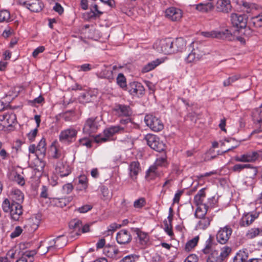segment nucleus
<instances>
[{"label":"nucleus","instance_id":"15","mask_svg":"<svg viewBox=\"0 0 262 262\" xmlns=\"http://www.w3.org/2000/svg\"><path fill=\"white\" fill-rule=\"evenodd\" d=\"M247 16L245 14L232 13L230 19L233 26L237 28H246L247 24Z\"/></svg>","mask_w":262,"mask_h":262},{"label":"nucleus","instance_id":"26","mask_svg":"<svg viewBox=\"0 0 262 262\" xmlns=\"http://www.w3.org/2000/svg\"><path fill=\"white\" fill-rule=\"evenodd\" d=\"M10 203H19V204L24 201V195L23 193L18 189H13L10 195Z\"/></svg>","mask_w":262,"mask_h":262},{"label":"nucleus","instance_id":"33","mask_svg":"<svg viewBox=\"0 0 262 262\" xmlns=\"http://www.w3.org/2000/svg\"><path fill=\"white\" fill-rule=\"evenodd\" d=\"M206 188L201 189L194 196V203L196 206H199L200 205H204L205 203H203V201L206 197Z\"/></svg>","mask_w":262,"mask_h":262},{"label":"nucleus","instance_id":"50","mask_svg":"<svg viewBox=\"0 0 262 262\" xmlns=\"http://www.w3.org/2000/svg\"><path fill=\"white\" fill-rule=\"evenodd\" d=\"M51 150L52 151V157L55 159H59L63 157L62 150L56 146H54L51 147Z\"/></svg>","mask_w":262,"mask_h":262},{"label":"nucleus","instance_id":"4","mask_svg":"<svg viewBox=\"0 0 262 262\" xmlns=\"http://www.w3.org/2000/svg\"><path fill=\"white\" fill-rule=\"evenodd\" d=\"M2 206L3 211L9 213L11 219L14 221H18L23 214V206L19 203H10L9 199H5L2 203Z\"/></svg>","mask_w":262,"mask_h":262},{"label":"nucleus","instance_id":"62","mask_svg":"<svg viewBox=\"0 0 262 262\" xmlns=\"http://www.w3.org/2000/svg\"><path fill=\"white\" fill-rule=\"evenodd\" d=\"M92 209V206L88 204L84 205L76 209L77 211L81 213H84L91 210Z\"/></svg>","mask_w":262,"mask_h":262},{"label":"nucleus","instance_id":"12","mask_svg":"<svg viewBox=\"0 0 262 262\" xmlns=\"http://www.w3.org/2000/svg\"><path fill=\"white\" fill-rule=\"evenodd\" d=\"M112 110L116 116L120 117H129L133 114V111L130 106L124 104L115 103Z\"/></svg>","mask_w":262,"mask_h":262},{"label":"nucleus","instance_id":"11","mask_svg":"<svg viewBox=\"0 0 262 262\" xmlns=\"http://www.w3.org/2000/svg\"><path fill=\"white\" fill-rule=\"evenodd\" d=\"M144 121L147 126L154 132H159L163 128V124L161 121L152 115H146Z\"/></svg>","mask_w":262,"mask_h":262},{"label":"nucleus","instance_id":"59","mask_svg":"<svg viewBox=\"0 0 262 262\" xmlns=\"http://www.w3.org/2000/svg\"><path fill=\"white\" fill-rule=\"evenodd\" d=\"M37 252V251L35 249L27 251L24 253H23V255L24 256H26V258H27V257L31 258V259L30 260V261L32 262L34 260L33 257L34 256V255H35L36 254Z\"/></svg>","mask_w":262,"mask_h":262},{"label":"nucleus","instance_id":"45","mask_svg":"<svg viewBox=\"0 0 262 262\" xmlns=\"http://www.w3.org/2000/svg\"><path fill=\"white\" fill-rule=\"evenodd\" d=\"M241 78V75L239 74L234 75L226 79L223 82V85L224 86H228L230 85L232 83L235 82Z\"/></svg>","mask_w":262,"mask_h":262},{"label":"nucleus","instance_id":"49","mask_svg":"<svg viewBox=\"0 0 262 262\" xmlns=\"http://www.w3.org/2000/svg\"><path fill=\"white\" fill-rule=\"evenodd\" d=\"M30 222L33 228L37 229L40 222V216L39 215H36L34 216H32L30 219Z\"/></svg>","mask_w":262,"mask_h":262},{"label":"nucleus","instance_id":"58","mask_svg":"<svg viewBox=\"0 0 262 262\" xmlns=\"http://www.w3.org/2000/svg\"><path fill=\"white\" fill-rule=\"evenodd\" d=\"M53 202L55 205L61 208H63L67 205V201L65 198H55L54 199Z\"/></svg>","mask_w":262,"mask_h":262},{"label":"nucleus","instance_id":"2","mask_svg":"<svg viewBox=\"0 0 262 262\" xmlns=\"http://www.w3.org/2000/svg\"><path fill=\"white\" fill-rule=\"evenodd\" d=\"M201 34L205 37L215 38L230 41H238L241 44L245 43V39L243 37L233 36L228 29L223 31L213 30L209 32H202Z\"/></svg>","mask_w":262,"mask_h":262},{"label":"nucleus","instance_id":"20","mask_svg":"<svg viewBox=\"0 0 262 262\" xmlns=\"http://www.w3.org/2000/svg\"><path fill=\"white\" fill-rule=\"evenodd\" d=\"M66 244V238L63 235L59 236L57 238L53 239L49 242V246L47 247L48 250L43 254H46L49 250L52 248L60 249L65 246Z\"/></svg>","mask_w":262,"mask_h":262},{"label":"nucleus","instance_id":"40","mask_svg":"<svg viewBox=\"0 0 262 262\" xmlns=\"http://www.w3.org/2000/svg\"><path fill=\"white\" fill-rule=\"evenodd\" d=\"M117 84L122 89H124L127 87L126 79L122 73H119L116 78Z\"/></svg>","mask_w":262,"mask_h":262},{"label":"nucleus","instance_id":"9","mask_svg":"<svg viewBox=\"0 0 262 262\" xmlns=\"http://www.w3.org/2000/svg\"><path fill=\"white\" fill-rule=\"evenodd\" d=\"M30 153L34 154L38 159L45 157L46 153V139L42 138L36 146L35 144H31L29 147Z\"/></svg>","mask_w":262,"mask_h":262},{"label":"nucleus","instance_id":"17","mask_svg":"<svg viewBox=\"0 0 262 262\" xmlns=\"http://www.w3.org/2000/svg\"><path fill=\"white\" fill-rule=\"evenodd\" d=\"M257 151L246 152L241 155L234 157L235 161L242 163H254L257 160Z\"/></svg>","mask_w":262,"mask_h":262},{"label":"nucleus","instance_id":"41","mask_svg":"<svg viewBox=\"0 0 262 262\" xmlns=\"http://www.w3.org/2000/svg\"><path fill=\"white\" fill-rule=\"evenodd\" d=\"M10 13L6 10L0 11V23H8L10 21Z\"/></svg>","mask_w":262,"mask_h":262},{"label":"nucleus","instance_id":"6","mask_svg":"<svg viewBox=\"0 0 262 262\" xmlns=\"http://www.w3.org/2000/svg\"><path fill=\"white\" fill-rule=\"evenodd\" d=\"M154 48L159 52L165 54L173 53L172 40L170 38L157 40L154 45Z\"/></svg>","mask_w":262,"mask_h":262},{"label":"nucleus","instance_id":"43","mask_svg":"<svg viewBox=\"0 0 262 262\" xmlns=\"http://www.w3.org/2000/svg\"><path fill=\"white\" fill-rule=\"evenodd\" d=\"M246 167H250L249 164H236L233 165L231 170L234 172L239 173Z\"/></svg>","mask_w":262,"mask_h":262},{"label":"nucleus","instance_id":"25","mask_svg":"<svg viewBox=\"0 0 262 262\" xmlns=\"http://www.w3.org/2000/svg\"><path fill=\"white\" fill-rule=\"evenodd\" d=\"M215 6L218 12L224 13H228L232 8L230 0H218Z\"/></svg>","mask_w":262,"mask_h":262},{"label":"nucleus","instance_id":"19","mask_svg":"<svg viewBox=\"0 0 262 262\" xmlns=\"http://www.w3.org/2000/svg\"><path fill=\"white\" fill-rule=\"evenodd\" d=\"M116 238L119 244L125 245L130 242L132 237L128 230L122 229L117 233Z\"/></svg>","mask_w":262,"mask_h":262},{"label":"nucleus","instance_id":"13","mask_svg":"<svg viewBox=\"0 0 262 262\" xmlns=\"http://www.w3.org/2000/svg\"><path fill=\"white\" fill-rule=\"evenodd\" d=\"M232 233V229L229 226L220 228L216 235L217 241L221 244H225L229 241Z\"/></svg>","mask_w":262,"mask_h":262},{"label":"nucleus","instance_id":"28","mask_svg":"<svg viewBox=\"0 0 262 262\" xmlns=\"http://www.w3.org/2000/svg\"><path fill=\"white\" fill-rule=\"evenodd\" d=\"M186 42L184 38L182 37L177 38L172 40V48L173 53L182 52L186 47Z\"/></svg>","mask_w":262,"mask_h":262},{"label":"nucleus","instance_id":"61","mask_svg":"<svg viewBox=\"0 0 262 262\" xmlns=\"http://www.w3.org/2000/svg\"><path fill=\"white\" fill-rule=\"evenodd\" d=\"M73 189V186L71 183H67L62 186L63 193L70 194Z\"/></svg>","mask_w":262,"mask_h":262},{"label":"nucleus","instance_id":"8","mask_svg":"<svg viewBox=\"0 0 262 262\" xmlns=\"http://www.w3.org/2000/svg\"><path fill=\"white\" fill-rule=\"evenodd\" d=\"M77 131L73 127H70L62 130L59 136L60 142L66 144H70L75 141Z\"/></svg>","mask_w":262,"mask_h":262},{"label":"nucleus","instance_id":"29","mask_svg":"<svg viewBox=\"0 0 262 262\" xmlns=\"http://www.w3.org/2000/svg\"><path fill=\"white\" fill-rule=\"evenodd\" d=\"M78 186L76 187V190L78 191H86L89 185L88 179L85 175H80L78 178Z\"/></svg>","mask_w":262,"mask_h":262},{"label":"nucleus","instance_id":"18","mask_svg":"<svg viewBox=\"0 0 262 262\" xmlns=\"http://www.w3.org/2000/svg\"><path fill=\"white\" fill-rule=\"evenodd\" d=\"M98 128L97 122L96 121V118H88L83 127L84 133L90 135L91 134L95 133Z\"/></svg>","mask_w":262,"mask_h":262},{"label":"nucleus","instance_id":"44","mask_svg":"<svg viewBox=\"0 0 262 262\" xmlns=\"http://www.w3.org/2000/svg\"><path fill=\"white\" fill-rule=\"evenodd\" d=\"M199 237L196 236L189 241L185 245V249L186 251H189L194 248L198 244Z\"/></svg>","mask_w":262,"mask_h":262},{"label":"nucleus","instance_id":"1","mask_svg":"<svg viewBox=\"0 0 262 262\" xmlns=\"http://www.w3.org/2000/svg\"><path fill=\"white\" fill-rule=\"evenodd\" d=\"M212 238L210 236L206 241L205 246L202 249V257L206 259V262H224L231 252V248L228 246L224 247L220 253L216 250L212 249Z\"/></svg>","mask_w":262,"mask_h":262},{"label":"nucleus","instance_id":"60","mask_svg":"<svg viewBox=\"0 0 262 262\" xmlns=\"http://www.w3.org/2000/svg\"><path fill=\"white\" fill-rule=\"evenodd\" d=\"M23 232V229L20 226H17L11 233L10 236L11 238H14L19 236Z\"/></svg>","mask_w":262,"mask_h":262},{"label":"nucleus","instance_id":"30","mask_svg":"<svg viewBox=\"0 0 262 262\" xmlns=\"http://www.w3.org/2000/svg\"><path fill=\"white\" fill-rule=\"evenodd\" d=\"M163 62V59L159 58L149 62L142 68L141 72L143 73H145L152 71Z\"/></svg>","mask_w":262,"mask_h":262},{"label":"nucleus","instance_id":"31","mask_svg":"<svg viewBox=\"0 0 262 262\" xmlns=\"http://www.w3.org/2000/svg\"><path fill=\"white\" fill-rule=\"evenodd\" d=\"M200 219V220L196 224V228L198 230H205L210 225V223L212 221V218L210 217H198Z\"/></svg>","mask_w":262,"mask_h":262},{"label":"nucleus","instance_id":"23","mask_svg":"<svg viewBox=\"0 0 262 262\" xmlns=\"http://www.w3.org/2000/svg\"><path fill=\"white\" fill-rule=\"evenodd\" d=\"M192 7L200 13H206L212 11L214 5L212 2L200 3L193 5Z\"/></svg>","mask_w":262,"mask_h":262},{"label":"nucleus","instance_id":"22","mask_svg":"<svg viewBox=\"0 0 262 262\" xmlns=\"http://www.w3.org/2000/svg\"><path fill=\"white\" fill-rule=\"evenodd\" d=\"M0 120L3 121L5 125L11 126L16 122V116L13 112L10 111L1 116Z\"/></svg>","mask_w":262,"mask_h":262},{"label":"nucleus","instance_id":"52","mask_svg":"<svg viewBox=\"0 0 262 262\" xmlns=\"http://www.w3.org/2000/svg\"><path fill=\"white\" fill-rule=\"evenodd\" d=\"M136 254H130L124 257L119 262H136L139 258Z\"/></svg>","mask_w":262,"mask_h":262},{"label":"nucleus","instance_id":"35","mask_svg":"<svg viewBox=\"0 0 262 262\" xmlns=\"http://www.w3.org/2000/svg\"><path fill=\"white\" fill-rule=\"evenodd\" d=\"M56 170L61 177H67L71 173L69 167L62 163H59L57 165Z\"/></svg>","mask_w":262,"mask_h":262},{"label":"nucleus","instance_id":"16","mask_svg":"<svg viewBox=\"0 0 262 262\" xmlns=\"http://www.w3.org/2000/svg\"><path fill=\"white\" fill-rule=\"evenodd\" d=\"M128 91L129 93L134 97H141L144 93V87L140 83L134 81L129 83Z\"/></svg>","mask_w":262,"mask_h":262},{"label":"nucleus","instance_id":"48","mask_svg":"<svg viewBox=\"0 0 262 262\" xmlns=\"http://www.w3.org/2000/svg\"><path fill=\"white\" fill-rule=\"evenodd\" d=\"M261 232L262 230L259 228H252L248 231L246 236L248 238L252 239L258 236Z\"/></svg>","mask_w":262,"mask_h":262},{"label":"nucleus","instance_id":"54","mask_svg":"<svg viewBox=\"0 0 262 262\" xmlns=\"http://www.w3.org/2000/svg\"><path fill=\"white\" fill-rule=\"evenodd\" d=\"M78 72H88L94 68V66L90 63H84L76 67Z\"/></svg>","mask_w":262,"mask_h":262},{"label":"nucleus","instance_id":"10","mask_svg":"<svg viewBox=\"0 0 262 262\" xmlns=\"http://www.w3.org/2000/svg\"><path fill=\"white\" fill-rule=\"evenodd\" d=\"M19 4L33 12H39L43 8V4L40 0H19Z\"/></svg>","mask_w":262,"mask_h":262},{"label":"nucleus","instance_id":"39","mask_svg":"<svg viewBox=\"0 0 262 262\" xmlns=\"http://www.w3.org/2000/svg\"><path fill=\"white\" fill-rule=\"evenodd\" d=\"M253 121L254 124L257 125V128L254 129L251 134H257L262 132V117L258 114V117L256 118L255 115L253 116Z\"/></svg>","mask_w":262,"mask_h":262},{"label":"nucleus","instance_id":"63","mask_svg":"<svg viewBox=\"0 0 262 262\" xmlns=\"http://www.w3.org/2000/svg\"><path fill=\"white\" fill-rule=\"evenodd\" d=\"M120 253V251L115 247H112L108 251V255L112 257H116Z\"/></svg>","mask_w":262,"mask_h":262},{"label":"nucleus","instance_id":"56","mask_svg":"<svg viewBox=\"0 0 262 262\" xmlns=\"http://www.w3.org/2000/svg\"><path fill=\"white\" fill-rule=\"evenodd\" d=\"M81 226V222L79 220H74L70 222L69 227L76 231L79 230Z\"/></svg>","mask_w":262,"mask_h":262},{"label":"nucleus","instance_id":"24","mask_svg":"<svg viewBox=\"0 0 262 262\" xmlns=\"http://www.w3.org/2000/svg\"><path fill=\"white\" fill-rule=\"evenodd\" d=\"M258 214L248 213L244 214L239 221V225L241 227H247L251 224L253 221L258 217Z\"/></svg>","mask_w":262,"mask_h":262},{"label":"nucleus","instance_id":"5","mask_svg":"<svg viewBox=\"0 0 262 262\" xmlns=\"http://www.w3.org/2000/svg\"><path fill=\"white\" fill-rule=\"evenodd\" d=\"M168 165L167 160V156L165 154L159 157L155 161L154 164L150 166L147 170L145 178L148 181H150L155 179L158 175V167H166Z\"/></svg>","mask_w":262,"mask_h":262},{"label":"nucleus","instance_id":"38","mask_svg":"<svg viewBox=\"0 0 262 262\" xmlns=\"http://www.w3.org/2000/svg\"><path fill=\"white\" fill-rule=\"evenodd\" d=\"M250 167H246L248 169L246 171V177L253 180L256 178L258 173V167L254 166L253 165L249 164Z\"/></svg>","mask_w":262,"mask_h":262},{"label":"nucleus","instance_id":"14","mask_svg":"<svg viewBox=\"0 0 262 262\" xmlns=\"http://www.w3.org/2000/svg\"><path fill=\"white\" fill-rule=\"evenodd\" d=\"M182 10L178 8L170 7L165 11V16L172 21H179L183 16Z\"/></svg>","mask_w":262,"mask_h":262},{"label":"nucleus","instance_id":"3","mask_svg":"<svg viewBox=\"0 0 262 262\" xmlns=\"http://www.w3.org/2000/svg\"><path fill=\"white\" fill-rule=\"evenodd\" d=\"M127 132L125 127L121 125H112L106 128L103 132V135H97L95 138V141L97 143H102L110 141L113 139V137L117 134H121Z\"/></svg>","mask_w":262,"mask_h":262},{"label":"nucleus","instance_id":"42","mask_svg":"<svg viewBox=\"0 0 262 262\" xmlns=\"http://www.w3.org/2000/svg\"><path fill=\"white\" fill-rule=\"evenodd\" d=\"M92 96L89 92L82 93L79 96V100L81 103H88L92 101Z\"/></svg>","mask_w":262,"mask_h":262},{"label":"nucleus","instance_id":"32","mask_svg":"<svg viewBox=\"0 0 262 262\" xmlns=\"http://www.w3.org/2000/svg\"><path fill=\"white\" fill-rule=\"evenodd\" d=\"M199 51L198 49H193L186 57V62L187 63H192L198 60L202 56V55L199 54Z\"/></svg>","mask_w":262,"mask_h":262},{"label":"nucleus","instance_id":"7","mask_svg":"<svg viewBox=\"0 0 262 262\" xmlns=\"http://www.w3.org/2000/svg\"><path fill=\"white\" fill-rule=\"evenodd\" d=\"M147 145L154 150L161 152L165 149V145L160 141L159 138L156 135L148 134L145 137Z\"/></svg>","mask_w":262,"mask_h":262},{"label":"nucleus","instance_id":"46","mask_svg":"<svg viewBox=\"0 0 262 262\" xmlns=\"http://www.w3.org/2000/svg\"><path fill=\"white\" fill-rule=\"evenodd\" d=\"M146 202L144 198L141 197L134 202V207L136 209H141L146 205Z\"/></svg>","mask_w":262,"mask_h":262},{"label":"nucleus","instance_id":"57","mask_svg":"<svg viewBox=\"0 0 262 262\" xmlns=\"http://www.w3.org/2000/svg\"><path fill=\"white\" fill-rule=\"evenodd\" d=\"M164 231L170 236L173 235L171 224L168 223L167 221H164Z\"/></svg>","mask_w":262,"mask_h":262},{"label":"nucleus","instance_id":"36","mask_svg":"<svg viewBox=\"0 0 262 262\" xmlns=\"http://www.w3.org/2000/svg\"><path fill=\"white\" fill-rule=\"evenodd\" d=\"M208 205L204 204V205H200L197 206L195 212V216L196 218L205 217L208 211Z\"/></svg>","mask_w":262,"mask_h":262},{"label":"nucleus","instance_id":"47","mask_svg":"<svg viewBox=\"0 0 262 262\" xmlns=\"http://www.w3.org/2000/svg\"><path fill=\"white\" fill-rule=\"evenodd\" d=\"M248 256L245 252H241L236 253L233 259V262H245Z\"/></svg>","mask_w":262,"mask_h":262},{"label":"nucleus","instance_id":"34","mask_svg":"<svg viewBox=\"0 0 262 262\" xmlns=\"http://www.w3.org/2000/svg\"><path fill=\"white\" fill-rule=\"evenodd\" d=\"M96 75L100 78L107 79L111 81L114 79L113 71L107 70L106 68L102 69L101 71H98L96 73Z\"/></svg>","mask_w":262,"mask_h":262},{"label":"nucleus","instance_id":"27","mask_svg":"<svg viewBox=\"0 0 262 262\" xmlns=\"http://www.w3.org/2000/svg\"><path fill=\"white\" fill-rule=\"evenodd\" d=\"M90 8V11L87 13L89 19H96L103 14V12L98 9V6L96 4L91 5Z\"/></svg>","mask_w":262,"mask_h":262},{"label":"nucleus","instance_id":"55","mask_svg":"<svg viewBox=\"0 0 262 262\" xmlns=\"http://www.w3.org/2000/svg\"><path fill=\"white\" fill-rule=\"evenodd\" d=\"M251 21L255 27H262V14L252 17Z\"/></svg>","mask_w":262,"mask_h":262},{"label":"nucleus","instance_id":"51","mask_svg":"<svg viewBox=\"0 0 262 262\" xmlns=\"http://www.w3.org/2000/svg\"><path fill=\"white\" fill-rule=\"evenodd\" d=\"M78 146H85L87 148H90L92 147V141L86 137L81 138L78 140Z\"/></svg>","mask_w":262,"mask_h":262},{"label":"nucleus","instance_id":"64","mask_svg":"<svg viewBox=\"0 0 262 262\" xmlns=\"http://www.w3.org/2000/svg\"><path fill=\"white\" fill-rule=\"evenodd\" d=\"M38 132L37 128L31 130L27 135L28 139L31 141L32 142L34 140L36 136L37 133Z\"/></svg>","mask_w":262,"mask_h":262},{"label":"nucleus","instance_id":"37","mask_svg":"<svg viewBox=\"0 0 262 262\" xmlns=\"http://www.w3.org/2000/svg\"><path fill=\"white\" fill-rule=\"evenodd\" d=\"M135 232L138 236L140 244L142 245H146L149 241V236L148 234L139 229H136Z\"/></svg>","mask_w":262,"mask_h":262},{"label":"nucleus","instance_id":"53","mask_svg":"<svg viewBox=\"0 0 262 262\" xmlns=\"http://www.w3.org/2000/svg\"><path fill=\"white\" fill-rule=\"evenodd\" d=\"M254 8V5L247 2H243L242 4V10L244 12L249 13L252 12Z\"/></svg>","mask_w":262,"mask_h":262},{"label":"nucleus","instance_id":"21","mask_svg":"<svg viewBox=\"0 0 262 262\" xmlns=\"http://www.w3.org/2000/svg\"><path fill=\"white\" fill-rule=\"evenodd\" d=\"M128 169L130 178L134 181H136L137 176L141 170L140 163L137 161L131 162L128 165Z\"/></svg>","mask_w":262,"mask_h":262}]
</instances>
